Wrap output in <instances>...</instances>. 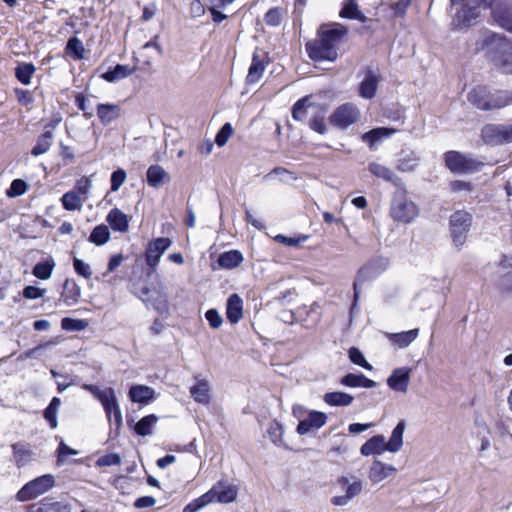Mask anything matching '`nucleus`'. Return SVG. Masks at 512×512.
<instances>
[{"instance_id": "nucleus-1", "label": "nucleus", "mask_w": 512, "mask_h": 512, "mask_svg": "<svg viewBox=\"0 0 512 512\" xmlns=\"http://www.w3.org/2000/svg\"><path fill=\"white\" fill-rule=\"evenodd\" d=\"M349 30L340 23L322 24L314 40L305 44V50L312 61L334 62L338 58L336 45L348 34Z\"/></svg>"}, {"instance_id": "nucleus-2", "label": "nucleus", "mask_w": 512, "mask_h": 512, "mask_svg": "<svg viewBox=\"0 0 512 512\" xmlns=\"http://www.w3.org/2000/svg\"><path fill=\"white\" fill-rule=\"evenodd\" d=\"M481 49L486 50L490 60L503 73L512 74V41L504 35L489 32L482 41Z\"/></svg>"}, {"instance_id": "nucleus-3", "label": "nucleus", "mask_w": 512, "mask_h": 512, "mask_svg": "<svg viewBox=\"0 0 512 512\" xmlns=\"http://www.w3.org/2000/svg\"><path fill=\"white\" fill-rule=\"evenodd\" d=\"M419 215L418 206L408 198L405 185L398 187L390 204V216L399 223L408 224Z\"/></svg>"}, {"instance_id": "nucleus-4", "label": "nucleus", "mask_w": 512, "mask_h": 512, "mask_svg": "<svg viewBox=\"0 0 512 512\" xmlns=\"http://www.w3.org/2000/svg\"><path fill=\"white\" fill-rule=\"evenodd\" d=\"M492 0H450L451 6L460 5L453 18V25L462 29L470 27L480 15V7H491Z\"/></svg>"}, {"instance_id": "nucleus-5", "label": "nucleus", "mask_w": 512, "mask_h": 512, "mask_svg": "<svg viewBox=\"0 0 512 512\" xmlns=\"http://www.w3.org/2000/svg\"><path fill=\"white\" fill-rule=\"evenodd\" d=\"M472 222V214L465 210H457L450 215L449 233L457 251H460L466 243Z\"/></svg>"}, {"instance_id": "nucleus-6", "label": "nucleus", "mask_w": 512, "mask_h": 512, "mask_svg": "<svg viewBox=\"0 0 512 512\" xmlns=\"http://www.w3.org/2000/svg\"><path fill=\"white\" fill-rule=\"evenodd\" d=\"M55 486V477L45 474L27 482L16 494V499L26 502L43 495Z\"/></svg>"}, {"instance_id": "nucleus-7", "label": "nucleus", "mask_w": 512, "mask_h": 512, "mask_svg": "<svg viewBox=\"0 0 512 512\" xmlns=\"http://www.w3.org/2000/svg\"><path fill=\"white\" fill-rule=\"evenodd\" d=\"M360 118V110L353 103H344L337 107L329 117L332 126L344 130L356 123Z\"/></svg>"}, {"instance_id": "nucleus-8", "label": "nucleus", "mask_w": 512, "mask_h": 512, "mask_svg": "<svg viewBox=\"0 0 512 512\" xmlns=\"http://www.w3.org/2000/svg\"><path fill=\"white\" fill-rule=\"evenodd\" d=\"M447 168L454 173L478 171L482 163L458 151H448L444 155Z\"/></svg>"}, {"instance_id": "nucleus-9", "label": "nucleus", "mask_w": 512, "mask_h": 512, "mask_svg": "<svg viewBox=\"0 0 512 512\" xmlns=\"http://www.w3.org/2000/svg\"><path fill=\"white\" fill-rule=\"evenodd\" d=\"M486 144L502 145L512 142V124H486L481 130Z\"/></svg>"}, {"instance_id": "nucleus-10", "label": "nucleus", "mask_w": 512, "mask_h": 512, "mask_svg": "<svg viewBox=\"0 0 512 512\" xmlns=\"http://www.w3.org/2000/svg\"><path fill=\"white\" fill-rule=\"evenodd\" d=\"M99 401L105 410L108 421L110 423L114 422L116 429L118 430L122 425V413L117 402L114 389H104L99 395Z\"/></svg>"}, {"instance_id": "nucleus-11", "label": "nucleus", "mask_w": 512, "mask_h": 512, "mask_svg": "<svg viewBox=\"0 0 512 512\" xmlns=\"http://www.w3.org/2000/svg\"><path fill=\"white\" fill-rule=\"evenodd\" d=\"M202 496H208V498H206L207 504H210L215 501L219 503H231L236 500L237 489L233 485L227 484L226 482L223 481H219Z\"/></svg>"}, {"instance_id": "nucleus-12", "label": "nucleus", "mask_w": 512, "mask_h": 512, "mask_svg": "<svg viewBox=\"0 0 512 512\" xmlns=\"http://www.w3.org/2000/svg\"><path fill=\"white\" fill-rule=\"evenodd\" d=\"M172 241L167 237H159L150 241L146 247L145 260L150 268H155L163 253L171 246Z\"/></svg>"}, {"instance_id": "nucleus-13", "label": "nucleus", "mask_w": 512, "mask_h": 512, "mask_svg": "<svg viewBox=\"0 0 512 512\" xmlns=\"http://www.w3.org/2000/svg\"><path fill=\"white\" fill-rule=\"evenodd\" d=\"M493 20L497 25L512 33V4L499 0L491 5Z\"/></svg>"}, {"instance_id": "nucleus-14", "label": "nucleus", "mask_w": 512, "mask_h": 512, "mask_svg": "<svg viewBox=\"0 0 512 512\" xmlns=\"http://www.w3.org/2000/svg\"><path fill=\"white\" fill-rule=\"evenodd\" d=\"M326 422L327 415L324 412L312 410L305 419L299 421L296 431L300 435H305L312 430L320 429Z\"/></svg>"}, {"instance_id": "nucleus-15", "label": "nucleus", "mask_w": 512, "mask_h": 512, "mask_svg": "<svg viewBox=\"0 0 512 512\" xmlns=\"http://www.w3.org/2000/svg\"><path fill=\"white\" fill-rule=\"evenodd\" d=\"M71 510V504L45 497L41 501L29 505L26 512H71Z\"/></svg>"}, {"instance_id": "nucleus-16", "label": "nucleus", "mask_w": 512, "mask_h": 512, "mask_svg": "<svg viewBox=\"0 0 512 512\" xmlns=\"http://www.w3.org/2000/svg\"><path fill=\"white\" fill-rule=\"evenodd\" d=\"M410 381V369L402 367L393 370L387 378L388 386L397 392L406 393Z\"/></svg>"}, {"instance_id": "nucleus-17", "label": "nucleus", "mask_w": 512, "mask_h": 512, "mask_svg": "<svg viewBox=\"0 0 512 512\" xmlns=\"http://www.w3.org/2000/svg\"><path fill=\"white\" fill-rule=\"evenodd\" d=\"M378 82V74L372 68L367 67L365 76L359 85V95L365 99H372L376 95Z\"/></svg>"}, {"instance_id": "nucleus-18", "label": "nucleus", "mask_w": 512, "mask_h": 512, "mask_svg": "<svg viewBox=\"0 0 512 512\" xmlns=\"http://www.w3.org/2000/svg\"><path fill=\"white\" fill-rule=\"evenodd\" d=\"M316 104L317 103L311 102V96L302 97L292 106V118L295 121L307 124L313 110H315Z\"/></svg>"}, {"instance_id": "nucleus-19", "label": "nucleus", "mask_w": 512, "mask_h": 512, "mask_svg": "<svg viewBox=\"0 0 512 512\" xmlns=\"http://www.w3.org/2000/svg\"><path fill=\"white\" fill-rule=\"evenodd\" d=\"M13 450V461L18 468L26 466L35 459V452L29 444L17 442L11 445Z\"/></svg>"}, {"instance_id": "nucleus-20", "label": "nucleus", "mask_w": 512, "mask_h": 512, "mask_svg": "<svg viewBox=\"0 0 512 512\" xmlns=\"http://www.w3.org/2000/svg\"><path fill=\"white\" fill-rule=\"evenodd\" d=\"M326 113L327 108L322 104H316L315 110L311 114L310 118L307 121V125L313 131L323 135L327 132L326 126Z\"/></svg>"}, {"instance_id": "nucleus-21", "label": "nucleus", "mask_w": 512, "mask_h": 512, "mask_svg": "<svg viewBox=\"0 0 512 512\" xmlns=\"http://www.w3.org/2000/svg\"><path fill=\"white\" fill-rule=\"evenodd\" d=\"M368 170L372 175L392 183L397 188L404 184L401 178H399L390 168L382 164L371 162L368 164Z\"/></svg>"}, {"instance_id": "nucleus-22", "label": "nucleus", "mask_w": 512, "mask_h": 512, "mask_svg": "<svg viewBox=\"0 0 512 512\" xmlns=\"http://www.w3.org/2000/svg\"><path fill=\"white\" fill-rule=\"evenodd\" d=\"M340 384L349 388H374L377 383L363 373H348L340 378Z\"/></svg>"}, {"instance_id": "nucleus-23", "label": "nucleus", "mask_w": 512, "mask_h": 512, "mask_svg": "<svg viewBox=\"0 0 512 512\" xmlns=\"http://www.w3.org/2000/svg\"><path fill=\"white\" fill-rule=\"evenodd\" d=\"M243 316V301L241 297L234 293L231 294L226 303V317L232 323L235 324L240 321Z\"/></svg>"}, {"instance_id": "nucleus-24", "label": "nucleus", "mask_w": 512, "mask_h": 512, "mask_svg": "<svg viewBox=\"0 0 512 512\" xmlns=\"http://www.w3.org/2000/svg\"><path fill=\"white\" fill-rule=\"evenodd\" d=\"M386 447L385 437L383 435H375L361 446L360 452L363 456L381 455L387 451Z\"/></svg>"}, {"instance_id": "nucleus-25", "label": "nucleus", "mask_w": 512, "mask_h": 512, "mask_svg": "<svg viewBox=\"0 0 512 512\" xmlns=\"http://www.w3.org/2000/svg\"><path fill=\"white\" fill-rule=\"evenodd\" d=\"M490 90L486 86H477L468 93V101L476 108L488 111Z\"/></svg>"}, {"instance_id": "nucleus-26", "label": "nucleus", "mask_w": 512, "mask_h": 512, "mask_svg": "<svg viewBox=\"0 0 512 512\" xmlns=\"http://www.w3.org/2000/svg\"><path fill=\"white\" fill-rule=\"evenodd\" d=\"M106 221L111 229L117 232H127L129 228V218L118 208H113L109 211Z\"/></svg>"}, {"instance_id": "nucleus-27", "label": "nucleus", "mask_w": 512, "mask_h": 512, "mask_svg": "<svg viewBox=\"0 0 512 512\" xmlns=\"http://www.w3.org/2000/svg\"><path fill=\"white\" fill-rule=\"evenodd\" d=\"M512 105V91L509 90H495L490 91L488 111L495 109H502L506 106Z\"/></svg>"}, {"instance_id": "nucleus-28", "label": "nucleus", "mask_w": 512, "mask_h": 512, "mask_svg": "<svg viewBox=\"0 0 512 512\" xmlns=\"http://www.w3.org/2000/svg\"><path fill=\"white\" fill-rule=\"evenodd\" d=\"M155 396V390L145 385H134L129 390V397L132 402L143 405L150 403Z\"/></svg>"}, {"instance_id": "nucleus-29", "label": "nucleus", "mask_w": 512, "mask_h": 512, "mask_svg": "<svg viewBox=\"0 0 512 512\" xmlns=\"http://www.w3.org/2000/svg\"><path fill=\"white\" fill-rule=\"evenodd\" d=\"M339 16L345 19L358 20L362 23H365L368 20V18L359 9L356 0H344Z\"/></svg>"}, {"instance_id": "nucleus-30", "label": "nucleus", "mask_w": 512, "mask_h": 512, "mask_svg": "<svg viewBox=\"0 0 512 512\" xmlns=\"http://www.w3.org/2000/svg\"><path fill=\"white\" fill-rule=\"evenodd\" d=\"M135 71L136 67L131 68L128 65L117 64L113 68H109L104 72L101 77L109 83H114L129 77Z\"/></svg>"}, {"instance_id": "nucleus-31", "label": "nucleus", "mask_w": 512, "mask_h": 512, "mask_svg": "<svg viewBox=\"0 0 512 512\" xmlns=\"http://www.w3.org/2000/svg\"><path fill=\"white\" fill-rule=\"evenodd\" d=\"M149 186L157 188L170 181L169 174L158 164L151 165L146 172Z\"/></svg>"}, {"instance_id": "nucleus-32", "label": "nucleus", "mask_w": 512, "mask_h": 512, "mask_svg": "<svg viewBox=\"0 0 512 512\" xmlns=\"http://www.w3.org/2000/svg\"><path fill=\"white\" fill-rule=\"evenodd\" d=\"M395 471L396 469L392 465H387L379 460H374L369 470V479L373 483H379Z\"/></svg>"}, {"instance_id": "nucleus-33", "label": "nucleus", "mask_w": 512, "mask_h": 512, "mask_svg": "<svg viewBox=\"0 0 512 512\" xmlns=\"http://www.w3.org/2000/svg\"><path fill=\"white\" fill-rule=\"evenodd\" d=\"M397 129L388 127L374 128L362 135V140L367 143L370 147L374 146L377 142L384 138H388L395 134Z\"/></svg>"}, {"instance_id": "nucleus-34", "label": "nucleus", "mask_w": 512, "mask_h": 512, "mask_svg": "<svg viewBox=\"0 0 512 512\" xmlns=\"http://www.w3.org/2000/svg\"><path fill=\"white\" fill-rule=\"evenodd\" d=\"M326 404L333 407H346L352 404L354 397L342 391L327 392L323 396Z\"/></svg>"}, {"instance_id": "nucleus-35", "label": "nucleus", "mask_w": 512, "mask_h": 512, "mask_svg": "<svg viewBox=\"0 0 512 512\" xmlns=\"http://www.w3.org/2000/svg\"><path fill=\"white\" fill-rule=\"evenodd\" d=\"M406 428V424L404 420L398 422V424L393 429L390 439L386 442L387 451L391 453L398 452L403 446V434Z\"/></svg>"}, {"instance_id": "nucleus-36", "label": "nucleus", "mask_w": 512, "mask_h": 512, "mask_svg": "<svg viewBox=\"0 0 512 512\" xmlns=\"http://www.w3.org/2000/svg\"><path fill=\"white\" fill-rule=\"evenodd\" d=\"M81 295L80 286L73 280H65L61 299L68 305H74L78 302Z\"/></svg>"}, {"instance_id": "nucleus-37", "label": "nucleus", "mask_w": 512, "mask_h": 512, "mask_svg": "<svg viewBox=\"0 0 512 512\" xmlns=\"http://www.w3.org/2000/svg\"><path fill=\"white\" fill-rule=\"evenodd\" d=\"M419 156L413 151H402L397 160L396 168L401 172H411L419 164Z\"/></svg>"}, {"instance_id": "nucleus-38", "label": "nucleus", "mask_w": 512, "mask_h": 512, "mask_svg": "<svg viewBox=\"0 0 512 512\" xmlns=\"http://www.w3.org/2000/svg\"><path fill=\"white\" fill-rule=\"evenodd\" d=\"M120 107L114 104H99L97 115L102 124L107 125L120 117Z\"/></svg>"}, {"instance_id": "nucleus-39", "label": "nucleus", "mask_w": 512, "mask_h": 512, "mask_svg": "<svg viewBox=\"0 0 512 512\" xmlns=\"http://www.w3.org/2000/svg\"><path fill=\"white\" fill-rule=\"evenodd\" d=\"M191 397L195 402L208 404L210 402V386L208 381L200 380L190 388Z\"/></svg>"}, {"instance_id": "nucleus-40", "label": "nucleus", "mask_w": 512, "mask_h": 512, "mask_svg": "<svg viewBox=\"0 0 512 512\" xmlns=\"http://www.w3.org/2000/svg\"><path fill=\"white\" fill-rule=\"evenodd\" d=\"M243 255L238 250L226 251L219 255L217 263L221 268L233 269L241 264Z\"/></svg>"}, {"instance_id": "nucleus-41", "label": "nucleus", "mask_w": 512, "mask_h": 512, "mask_svg": "<svg viewBox=\"0 0 512 512\" xmlns=\"http://www.w3.org/2000/svg\"><path fill=\"white\" fill-rule=\"evenodd\" d=\"M265 70L264 60L259 57L258 54L254 53L252 57L251 65L248 69L246 76V82L248 84H254L260 80Z\"/></svg>"}, {"instance_id": "nucleus-42", "label": "nucleus", "mask_w": 512, "mask_h": 512, "mask_svg": "<svg viewBox=\"0 0 512 512\" xmlns=\"http://www.w3.org/2000/svg\"><path fill=\"white\" fill-rule=\"evenodd\" d=\"M268 436L273 444L278 447L288 449V445L283 440L284 428L281 423L274 420L267 429Z\"/></svg>"}, {"instance_id": "nucleus-43", "label": "nucleus", "mask_w": 512, "mask_h": 512, "mask_svg": "<svg viewBox=\"0 0 512 512\" xmlns=\"http://www.w3.org/2000/svg\"><path fill=\"white\" fill-rule=\"evenodd\" d=\"M418 334L419 329L415 328L400 333H394L391 335L390 339L400 348H405L408 347L418 337Z\"/></svg>"}, {"instance_id": "nucleus-44", "label": "nucleus", "mask_w": 512, "mask_h": 512, "mask_svg": "<svg viewBox=\"0 0 512 512\" xmlns=\"http://www.w3.org/2000/svg\"><path fill=\"white\" fill-rule=\"evenodd\" d=\"M53 140V132L52 130H46L42 133L36 142V145L33 147L31 154L34 156H39L46 153L51 147Z\"/></svg>"}, {"instance_id": "nucleus-45", "label": "nucleus", "mask_w": 512, "mask_h": 512, "mask_svg": "<svg viewBox=\"0 0 512 512\" xmlns=\"http://www.w3.org/2000/svg\"><path fill=\"white\" fill-rule=\"evenodd\" d=\"M36 68L32 63H20L15 68V77L23 85H28L31 82V78L35 73Z\"/></svg>"}, {"instance_id": "nucleus-46", "label": "nucleus", "mask_w": 512, "mask_h": 512, "mask_svg": "<svg viewBox=\"0 0 512 512\" xmlns=\"http://www.w3.org/2000/svg\"><path fill=\"white\" fill-rule=\"evenodd\" d=\"M158 417L154 414L141 418L134 427L136 434L139 436H147L152 433L153 426L157 423Z\"/></svg>"}, {"instance_id": "nucleus-47", "label": "nucleus", "mask_w": 512, "mask_h": 512, "mask_svg": "<svg viewBox=\"0 0 512 512\" xmlns=\"http://www.w3.org/2000/svg\"><path fill=\"white\" fill-rule=\"evenodd\" d=\"M55 262L53 258H49L46 261L38 262L33 268V275L41 280H47L51 277Z\"/></svg>"}, {"instance_id": "nucleus-48", "label": "nucleus", "mask_w": 512, "mask_h": 512, "mask_svg": "<svg viewBox=\"0 0 512 512\" xmlns=\"http://www.w3.org/2000/svg\"><path fill=\"white\" fill-rule=\"evenodd\" d=\"M110 239V231L108 227L104 224L97 225L92 230L90 236H89V242L97 245L102 246L105 243H107Z\"/></svg>"}, {"instance_id": "nucleus-49", "label": "nucleus", "mask_w": 512, "mask_h": 512, "mask_svg": "<svg viewBox=\"0 0 512 512\" xmlns=\"http://www.w3.org/2000/svg\"><path fill=\"white\" fill-rule=\"evenodd\" d=\"M66 53L71 55L76 60L83 59L84 46L82 41L77 37H71L66 44Z\"/></svg>"}, {"instance_id": "nucleus-50", "label": "nucleus", "mask_w": 512, "mask_h": 512, "mask_svg": "<svg viewBox=\"0 0 512 512\" xmlns=\"http://www.w3.org/2000/svg\"><path fill=\"white\" fill-rule=\"evenodd\" d=\"M61 202L64 207V209L68 211H75L77 209H80L82 206L81 199L75 191H69L63 194L61 197Z\"/></svg>"}, {"instance_id": "nucleus-51", "label": "nucleus", "mask_w": 512, "mask_h": 512, "mask_svg": "<svg viewBox=\"0 0 512 512\" xmlns=\"http://www.w3.org/2000/svg\"><path fill=\"white\" fill-rule=\"evenodd\" d=\"M368 278V268L366 267H363L361 268L358 273H357V276L354 280V283H353V290H354V295H353V303H352V306H351V312L354 311V309L356 308L357 306V302H358V299H359V296H360V284H362L363 282H365Z\"/></svg>"}, {"instance_id": "nucleus-52", "label": "nucleus", "mask_w": 512, "mask_h": 512, "mask_svg": "<svg viewBox=\"0 0 512 512\" xmlns=\"http://www.w3.org/2000/svg\"><path fill=\"white\" fill-rule=\"evenodd\" d=\"M339 483L342 486H346V492L345 494L352 500L354 497L359 495L363 489L362 482L360 480H355L352 483H349L348 478L342 477L339 480Z\"/></svg>"}, {"instance_id": "nucleus-53", "label": "nucleus", "mask_w": 512, "mask_h": 512, "mask_svg": "<svg viewBox=\"0 0 512 512\" xmlns=\"http://www.w3.org/2000/svg\"><path fill=\"white\" fill-rule=\"evenodd\" d=\"M88 326V323L83 319H74L65 317L61 320V327L67 331H82Z\"/></svg>"}, {"instance_id": "nucleus-54", "label": "nucleus", "mask_w": 512, "mask_h": 512, "mask_svg": "<svg viewBox=\"0 0 512 512\" xmlns=\"http://www.w3.org/2000/svg\"><path fill=\"white\" fill-rule=\"evenodd\" d=\"M349 359L352 363L365 368L366 370H372V365L365 359L363 353L356 347H351L348 351Z\"/></svg>"}, {"instance_id": "nucleus-55", "label": "nucleus", "mask_w": 512, "mask_h": 512, "mask_svg": "<svg viewBox=\"0 0 512 512\" xmlns=\"http://www.w3.org/2000/svg\"><path fill=\"white\" fill-rule=\"evenodd\" d=\"M28 189V184L22 179H14L6 191L8 197L14 198L23 195Z\"/></svg>"}, {"instance_id": "nucleus-56", "label": "nucleus", "mask_w": 512, "mask_h": 512, "mask_svg": "<svg viewBox=\"0 0 512 512\" xmlns=\"http://www.w3.org/2000/svg\"><path fill=\"white\" fill-rule=\"evenodd\" d=\"M264 21L269 26H279L282 22V10L278 7L269 9L264 16Z\"/></svg>"}, {"instance_id": "nucleus-57", "label": "nucleus", "mask_w": 512, "mask_h": 512, "mask_svg": "<svg viewBox=\"0 0 512 512\" xmlns=\"http://www.w3.org/2000/svg\"><path fill=\"white\" fill-rule=\"evenodd\" d=\"M127 177V174L124 169L118 168L112 172L110 182H111V191L116 192L123 185Z\"/></svg>"}, {"instance_id": "nucleus-58", "label": "nucleus", "mask_w": 512, "mask_h": 512, "mask_svg": "<svg viewBox=\"0 0 512 512\" xmlns=\"http://www.w3.org/2000/svg\"><path fill=\"white\" fill-rule=\"evenodd\" d=\"M233 134V127L230 123H225L221 128L220 130L218 131V133L216 134V137H215V143L219 146V147H222L224 146L228 139L230 138V136Z\"/></svg>"}, {"instance_id": "nucleus-59", "label": "nucleus", "mask_w": 512, "mask_h": 512, "mask_svg": "<svg viewBox=\"0 0 512 512\" xmlns=\"http://www.w3.org/2000/svg\"><path fill=\"white\" fill-rule=\"evenodd\" d=\"M73 267H74L75 272L78 275L84 277L85 279L91 278L92 271H91L90 265L85 263L83 260H81L79 258H74Z\"/></svg>"}, {"instance_id": "nucleus-60", "label": "nucleus", "mask_w": 512, "mask_h": 512, "mask_svg": "<svg viewBox=\"0 0 512 512\" xmlns=\"http://www.w3.org/2000/svg\"><path fill=\"white\" fill-rule=\"evenodd\" d=\"M308 239L307 235H301L297 238L294 237H287L282 234H279L275 237V240L279 243H282L289 247H297L301 243L305 242Z\"/></svg>"}, {"instance_id": "nucleus-61", "label": "nucleus", "mask_w": 512, "mask_h": 512, "mask_svg": "<svg viewBox=\"0 0 512 512\" xmlns=\"http://www.w3.org/2000/svg\"><path fill=\"white\" fill-rule=\"evenodd\" d=\"M411 2L412 0H399L391 4L390 8L393 11V16L396 18L404 17Z\"/></svg>"}, {"instance_id": "nucleus-62", "label": "nucleus", "mask_w": 512, "mask_h": 512, "mask_svg": "<svg viewBox=\"0 0 512 512\" xmlns=\"http://www.w3.org/2000/svg\"><path fill=\"white\" fill-rule=\"evenodd\" d=\"M120 463H121V457L117 453L106 454L97 460L98 466L108 467V466L119 465Z\"/></svg>"}, {"instance_id": "nucleus-63", "label": "nucleus", "mask_w": 512, "mask_h": 512, "mask_svg": "<svg viewBox=\"0 0 512 512\" xmlns=\"http://www.w3.org/2000/svg\"><path fill=\"white\" fill-rule=\"evenodd\" d=\"M205 317L209 322V325L213 329H217L222 325V317L216 309H209L205 313Z\"/></svg>"}, {"instance_id": "nucleus-64", "label": "nucleus", "mask_w": 512, "mask_h": 512, "mask_svg": "<svg viewBox=\"0 0 512 512\" xmlns=\"http://www.w3.org/2000/svg\"><path fill=\"white\" fill-rule=\"evenodd\" d=\"M207 497H203L202 495L192 502H190L188 505H186L182 512H198L208 504L206 503Z\"/></svg>"}]
</instances>
